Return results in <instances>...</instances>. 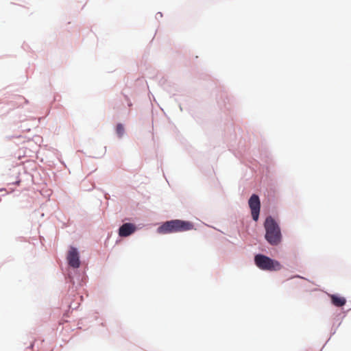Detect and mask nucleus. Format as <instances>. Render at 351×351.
Here are the masks:
<instances>
[{"label":"nucleus","instance_id":"nucleus-4","mask_svg":"<svg viewBox=\"0 0 351 351\" xmlns=\"http://www.w3.org/2000/svg\"><path fill=\"white\" fill-rule=\"evenodd\" d=\"M248 204L251 209L252 219L256 221L258 219L261 208V202L258 196L257 195L253 194L250 197Z\"/></svg>","mask_w":351,"mask_h":351},{"label":"nucleus","instance_id":"nucleus-3","mask_svg":"<svg viewBox=\"0 0 351 351\" xmlns=\"http://www.w3.org/2000/svg\"><path fill=\"white\" fill-rule=\"evenodd\" d=\"M254 261L256 266L263 270L278 271L282 268V265L278 261L265 255H256Z\"/></svg>","mask_w":351,"mask_h":351},{"label":"nucleus","instance_id":"nucleus-1","mask_svg":"<svg viewBox=\"0 0 351 351\" xmlns=\"http://www.w3.org/2000/svg\"><path fill=\"white\" fill-rule=\"evenodd\" d=\"M192 222L180 219H174L163 223L157 229L159 234H171L179 232H185L193 229Z\"/></svg>","mask_w":351,"mask_h":351},{"label":"nucleus","instance_id":"nucleus-2","mask_svg":"<svg viewBox=\"0 0 351 351\" xmlns=\"http://www.w3.org/2000/svg\"><path fill=\"white\" fill-rule=\"evenodd\" d=\"M265 239L271 245H278L282 240L280 228L276 221L271 217L266 218L264 223Z\"/></svg>","mask_w":351,"mask_h":351},{"label":"nucleus","instance_id":"nucleus-8","mask_svg":"<svg viewBox=\"0 0 351 351\" xmlns=\"http://www.w3.org/2000/svg\"><path fill=\"white\" fill-rule=\"evenodd\" d=\"M116 132L119 136L121 137L124 133V128L123 125L121 123L117 124L116 128Z\"/></svg>","mask_w":351,"mask_h":351},{"label":"nucleus","instance_id":"nucleus-6","mask_svg":"<svg viewBox=\"0 0 351 351\" xmlns=\"http://www.w3.org/2000/svg\"><path fill=\"white\" fill-rule=\"evenodd\" d=\"M136 230L134 224L131 223H123L119 229V235L121 237H126L133 234Z\"/></svg>","mask_w":351,"mask_h":351},{"label":"nucleus","instance_id":"nucleus-5","mask_svg":"<svg viewBox=\"0 0 351 351\" xmlns=\"http://www.w3.org/2000/svg\"><path fill=\"white\" fill-rule=\"evenodd\" d=\"M67 261L69 266L78 268L80 265L79 254L76 248L71 247L67 254Z\"/></svg>","mask_w":351,"mask_h":351},{"label":"nucleus","instance_id":"nucleus-7","mask_svg":"<svg viewBox=\"0 0 351 351\" xmlns=\"http://www.w3.org/2000/svg\"><path fill=\"white\" fill-rule=\"evenodd\" d=\"M330 299L332 304L337 307H341L345 305L346 302V300L344 298L337 295H331Z\"/></svg>","mask_w":351,"mask_h":351},{"label":"nucleus","instance_id":"nucleus-9","mask_svg":"<svg viewBox=\"0 0 351 351\" xmlns=\"http://www.w3.org/2000/svg\"><path fill=\"white\" fill-rule=\"evenodd\" d=\"M19 99H21V100H23V101H24V102H26L25 99V98H23V97H20V96H19Z\"/></svg>","mask_w":351,"mask_h":351}]
</instances>
